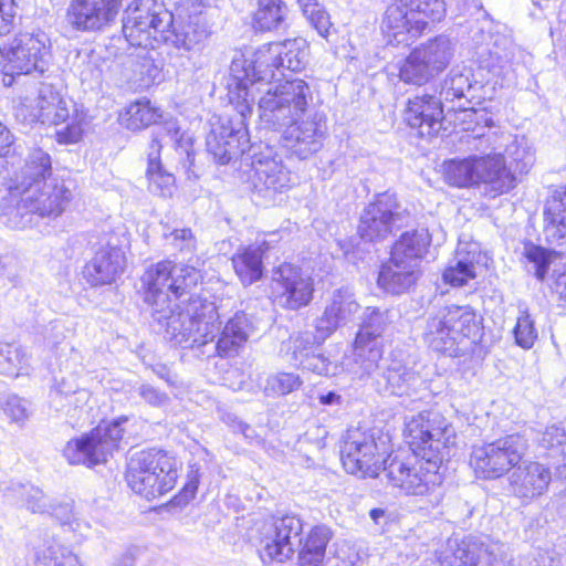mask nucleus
<instances>
[{
  "instance_id": "2f4dec72",
  "label": "nucleus",
  "mask_w": 566,
  "mask_h": 566,
  "mask_svg": "<svg viewBox=\"0 0 566 566\" xmlns=\"http://www.w3.org/2000/svg\"><path fill=\"white\" fill-rule=\"evenodd\" d=\"M333 537L332 530L326 525H316L301 539L298 551L300 566H322L325 558L326 546Z\"/></svg>"
},
{
  "instance_id": "dca6fc26",
  "label": "nucleus",
  "mask_w": 566,
  "mask_h": 566,
  "mask_svg": "<svg viewBox=\"0 0 566 566\" xmlns=\"http://www.w3.org/2000/svg\"><path fill=\"white\" fill-rule=\"evenodd\" d=\"M44 34H24L15 39L14 43L3 52L6 57V75L43 74L48 67L49 48Z\"/></svg>"
},
{
  "instance_id": "423d86ee",
  "label": "nucleus",
  "mask_w": 566,
  "mask_h": 566,
  "mask_svg": "<svg viewBox=\"0 0 566 566\" xmlns=\"http://www.w3.org/2000/svg\"><path fill=\"white\" fill-rule=\"evenodd\" d=\"M506 153L511 158L509 166L501 153H491L444 160L442 172L444 177H516L528 174L535 157L527 138L515 136L506 146Z\"/></svg>"
},
{
  "instance_id": "5fc2aeb1",
  "label": "nucleus",
  "mask_w": 566,
  "mask_h": 566,
  "mask_svg": "<svg viewBox=\"0 0 566 566\" xmlns=\"http://www.w3.org/2000/svg\"><path fill=\"white\" fill-rule=\"evenodd\" d=\"M302 384L298 374L280 371L268 377L266 389L274 395L285 396L297 390Z\"/></svg>"
},
{
  "instance_id": "c85d7f7f",
  "label": "nucleus",
  "mask_w": 566,
  "mask_h": 566,
  "mask_svg": "<svg viewBox=\"0 0 566 566\" xmlns=\"http://www.w3.org/2000/svg\"><path fill=\"white\" fill-rule=\"evenodd\" d=\"M482 90V84L473 78L470 67H453L444 78L439 96L446 102L454 99L465 103H472L475 98H481L478 92Z\"/></svg>"
},
{
  "instance_id": "4be33fe9",
  "label": "nucleus",
  "mask_w": 566,
  "mask_h": 566,
  "mask_svg": "<svg viewBox=\"0 0 566 566\" xmlns=\"http://www.w3.org/2000/svg\"><path fill=\"white\" fill-rule=\"evenodd\" d=\"M398 202L395 193L388 191L377 195L360 216L358 232L364 240L377 241L387 238L394 224L399 220Z\"/></svg>"
},
{
  "instance_id": "5701e85b",
  "label": "nucleus",
  "mask_w": 566,
  "mask_h": 566,
  "mask_svg": "<svg viewBox=\"0 0 566 566\" xmlns=\"http://www.w3.org/2000/svg\"><path fill=\"white\" fill-rule=\"evenodd\" d=\"M552 482L551 469L537 461H523L509 475V490L523 505L543 496Z\"/></svg>"
},
{
  "instance_id": "4468645a",
  "label": "nucleus",
  "mask_w": 566,
  "mask_h": 566,
  "mask_svg": "<svg viewBox=\"0 0 566 566\" xmlns=\"http://www.w3.org/2000/svg\"><path fill=\"white\" fill-rule=\"evenodd\" d=\"M167 139L174 143L176 151H178L180 156H186V161L182 164L185 168L184 172L192 175V177H199L200 172L196 170L195 155L191 150V138L185 133H181L175 122L159 126L154 133L147 151L146 177H175V174L167 171L161 163L160 153L163 144L167 142Z\"/></svg>"
},
{
  "instance_id": "13d9d810",
  "label": "nucleus",
  "mask_w": 566,
  "mask_h": 566,
  "mask_svg": "<svg viewBox=\"0 0 566 566\" xmlns=\"http://www.w3.org/2000/svg\"><path fill=\"white\" fill-rule=\"evenodd\" d=\"M514 337L516 344L525 349L533 347L537 339V331L534 326V321L526 311L522 312L517 318L514 328Z\"/></svg>"
},
{
  "instance_id": "412c9836",
  "label": "nucleus",
  "mask_w": 566,
  "mask_h": 566,
  "mask_svg": "<svg viewBox=\"0 0 566 566\" xmlns=\"http://www.w3.org/2000/svg\"><path fill=\"white\" fill-rule=\"evenodd\" d=\"M502 547L478 541L449 539L439 552L438 566H499Z\"/></svg>"
},
{
  "instance_id": "8fccbe9b",
  "label": "nucleus",
  "mask_w": 566,
  "mask_h": 566,
  "mask_svg": "<svg viewBox=\"0 0 566 566\" xmlns=\"http://www.w3.org/2000/svg\"><path fill=\"white\" fill-rule=\"evenodd\" d=\"M274 528L271 532H277L280 539L286 543L287 546L295 548V544H301L300 535L303 531V523L301 518L295 515H284L270 521Z\"/></svg>"
},
{
  "instance_id": "ddd939ff",
  "label": "nucleus",
  "mask_w": 566,
  "mask_h": 566,
  "mask_svg": "<svg viewBox=\"0 0 566 566\" xmlns=\"http://www.w3.org/2000/svg\"><path fill=\"white\" fill-rule=\"evenodd\" d=\"M386 453L385 441L377 442L374 433L359 428L347 430L342 449L340 459L345 470L350 474L363 476H378L382 472Z\"/></svg>"
},
{
  "instance_id": "f03ea898",
  "label": "nucleus",
  "mask_w": 566,
  "mask_h": 566,
  "mask_svg": "<svg viewBox=\"0 0 566 566\" xmlns=\"http://www.w3.org/2000/svg\"><path fill=\"white\" fill-rule=\"evenodd\" d=\"M308 56V44L304 38L287 39L283 42L268 44L266 51H260L253 65L244 66L242 74H237L238 62H233L231 72L237 81V111L240 118L211 122V128L206 138L207 151L220 164H229L239 158L250 148V139L244 119L252 113L254 104V86L271 85L275 80V71L281 69L292 72L305 67Z\"/></svg>"
},
{
  "instance_id": "7c9ffc66",
  "label": "nucleus",
  "mask_w": 566,
  "mask_h": 566,
  "mask_svg": "<svg viewBox=\"0 0 566 566\" xmlns=\"http://www.w3.org/2000/svg\"><path fill=\"white\" fill-rule=\"evenodd\" d=\"M430 242L431 238L427 229L405 232L394 244L390 258L420 266V261L424 256Z\"/></svg>"
},
{
  "instance_id": "473e14b6",
  "label": "nucleus",
  "mask_w": 566,
  "mask_h": 566,
  "mask_svg": "<svg viewBox=\"0 0 566 566\" xmlns=\"http://www.w3.org/2000/svg\"><path fill=\"white\" fill-rule=\"evenodd\" d=\"M328 336H324L315 327L312 331H298L290 335V337L281 344V353L290 358V360L300 365L303 359L317 352L319 346Z\"/></svg>"
},
{
  "instance_id": "f704fd0d",
  "label": "nucleus",
  "mask_w": 566,
  "mask_h": 566,
  "mask_svg": "<svg viewBox=\"0 0 566 566\" xmlns=\"http://www.w3.org/2000/svg\"><path fill=\"white\" fill-rule=\"evenodd\" d=\"M545 234L551 241L566 238V188L554 192L544 211Z\"/></svg>"
},
{
  "instance_id": "79ce46f5",
  "label": "nucleus",
  "mask_w": 566,
  "mask_h": 566,
  "mask_svg": "<svg viewBox=\"0 0 566 566\" xmlns=\"http://www.w3.org/2000/svg\"><path fill=\"white\" fill-rule=\"evenodd\" d=\"M161 117L158 108L153 107L149 101H137L128 105L120 122L130 130H138L151 124H156Z\"/></svg>"
},
{
  "instance_id": "aec40b11",
  "label": "nucleus",
  "mask_w": 566,
  "mask_h": 566,
  "mask_svg": "<svg viewBox=\"0 0 566 566\" xmlns=\"http://www.w3.org/2000/svg\"><path fill=\"white\" fill-rule=\"evenodd\" d=\"M120 9L122 0H72L66 19L76 31H103L115 23Z\"/></svg>"
},
{
  "instance_id": "7ed1b4c3",
  "label": "nucleus",
  "mask_w": 566,
  "mask_h": 566,
  "mask_svg": "<svg viewBox=\"0 0 566 566\" xmlns=\"http://www.w3.org/2000/svg\"><path fill=\"white\" fill-rule=\"evenodd\" d=\"M405 436L419 460L410 465L392 458L385 461L382 472L391 486L419 497L421 507L437 506L443 497V478L439 470L455 443L454 428L441 413L424 411L407 421Z\"/></svg>"
},
{
  "instance_id": "f8f14e48",
  "label": "nucleus",
  "mask_w": 566,
  "mask_h": 566,
  "mask_svg": "<svg viewBox=\"0 0 566 566\" xmlns=\"http://www.w3.org/2000/svg\"><path fill=\"white\" fill-rule=\"evenodd\" d=\"M127 418H119L111 423L99 424L88 434L67 442L63 455L71 464H83L88 468L105 463L118 449L124 437L122 424Z\"/></svg>"
},
{
  "instance_id": "338daca9",
  "label": "nucleus",
  "mask_w": 566,
  "mask_h": 566,
  "mask_svg": "<svg viewBox=\"0 0 566 566\" xmlns=\"http://www.w3.org/2000/svg\"><path fill=\"white\" fill-rule=\"evenodd\" d=\"M65 325L62 321L55 319L45 325L42 329L43 342L50 348H55L65 338Z\"/></svg>"
},
{
  "instance_id": "37998d69",
  "label": "nucleus",
  "mask_w": 566,
  "mask_h": 566,
  "mask_svg": "<svg viewBox=\"0 0 566 566\" xmlns=\"http://www.w3.org/2000/svg\"><path fill=\"white\" fill-rule=\"evenodd\" d=\"M538 443L549 451L551 457L562 455L558 464L559 473L566 479V421L546 427L542 432Z\"/></svg>"
},
{
  "instance_id": "cd10ccee",
  "label": "nucleus",
  "mask_w": 566,
  "mask_h": 566,
  "mask_svg": "<svg viewBox=\"0 0 566 566\" xmlns=\"http://www.w3.org/2000/svg\"><path fill=\"white\" fill-rule=\"evenodd\" d=\"M420 266L390 258L380 268L377 283L380 289L394 295L408 292L421 276Z\"/></svg>"
},
{
  "instance_id": "a18cd8bd",
  "label": "nucleus",
  "mask_w": 566,
  "mask_h": 566,
  "mask_svg": "<svg viewBox=\"0 0 566 566\" xmlns=\"http://www.w3.org/2000/svg\"><path fill=\"white\" fill-rule=\"evenodd\" d=\"M0 410L11 423L19 427H23L32 413L31 402L11 391L0 394Z\"/></svg>"
},
{
  "instance_id": "b1692460",
  "label": "nucleus",
  "mask_w": 566,
  "mask_h": 566,
  "mask_svg": "<svg viewBox=\"0 0 566 566\" xmlns=\"http://www.w3.org/2000/svg\"><path fill=\"white\" fill-rule=\"evenodd\" d=\"M443 119V99L436 92L423 91L410 97L405 109V122L417 130L420 137H433L441 127Z\"/></svg>"
},
{
  "instance_id": "9b49d317",
  "label": "nucleus",
  "mask_w": 566,
  "mask_h": 566,
  "mask_svg": "<svg viewBox=\"0 0 566 566\" xmlns=\"http://www.w3.org/2000/svg\"><path fill=\"white\" fill-rule=\"evenodd\" d=\"M528 449L527 440L518 434H507L490 443L475 446L470 465L479 478L496 479L515 469Z\"/></svg>"
},
{
  "instance_id": "a211bd4d",
  "label": "nucleus",
  "mask_w": 566,
  "mask_h": 566,
  "mask_svg": "<svg viewBox=\"0 0 566 566\" xmlns=\"http://www.w3.org/2000/svg\"><path fill=\"white\" fill-rule=\"evenodd\" d=\"M272 290L280 305L298 310L311 302L314 283L298 266L283 263L273 271Z\"/></svg>"
},
{
  "instance_id": "680f3d73",
  "label": "nucleus",
  "mask_w": 566,
  "mask_h": 566,
  "mask_svg": "<svg viewBox=\"0 0 566 566\" xmlns=\"http://www.w3.org/2000/svg\"><path fill=\"white\" fill-rule=\"evenodd\" d=\"M164 237L170 240V244L184 253H192L197 248V240L189 228L176 229L170 233L164 232Z\"/></svg>"
},
{
  "instance_id": "f3484780",
  "label": "nucleus",
  "mask_w": 566,
  "mask_h": 566,
  "mask_svg": "<svg viewBox=\"0 0 566 566\" xmlns=\"http://www.w3.org/2000/svg\"><path fill=\"white\" fill-rule=\"evenodd\" d=\"M282 142L285 148L301 159L317 153L327 136V119L323 113L314 112L305 119H296L284 126Z\"/></svg>"
},
{
  "instance_id": "72a5a7b5",
  "label": "nucleus",
  "mask_w": 566,
  "mask_h": 566,
  "mask_svg": "<svg viewBox=\"0 0 566 566\" xmlns=\"http://www.w3.org/2000/svg\"><path fill=\"white\" fill-rule=\"evenodd\" d=\"M382 378L385 380V391L398 397H411L415 392V385L419 380L415 371L397 359H392L388 364Z\"/></svg>"
},
{
  "instance_id": "0e129e2a",
  "label": "nucleus",
  "mask_w": 566,
  "mask_h": 566,
  "mask_svg": "<svg viewBox=\"0 0 566 566\" xmlns=\"http://www.w3.org/2000/svg\"><path fill=\"white\" fill-rule=\"evenodd\" d=\"M253 167L256 175L266 178L279 177L287 172L282 160L276 156L271 157L261 155L255 161H253Z\"/></svg>"
},
{
  "instance_id": "69168bd1",
  "label": "nucleus",
  "mask_w": 566,
  "mask_h": 566,
  "mask_svg": "<svg viewBox=\"0 0 566 566\" xmlns=\"http://www.w3.org/2000/svg\"><path fill=\"white\" fill-rule=\"evenodd\" d=\"M134 392H136L144 402L148 403L151 407H163L167 405L169 401V397L166 392L159 390L150 384L142 382L137 384L134 387Z\"/></svg>"
},
{
  "instance_id": "4c0bfd02",
  "label": "nucleus",
  "mask_w": 566,
  "mask_h": 566,
  "mask_svg": "<svg viewBox=\"0 0 566 566\" xmlns=\"http://www.w3.org/2000/svg\"><path fill=\"white\" fill-rule=\"evenodd\" d=\"M4 496L9 501H13L21 506H24L32 513L44 514L50 512L52 503L49 497L39 488L32 484L11 483L4 490Z\"/></svg>"
},
{
  "instance_id": "9d476101",
  "label": "nucleus",
  "mask_w": 566,
  "mask_h": 566,
  "mask_svg": "<svg viewBox=\"0 0 566 566\" xmlns=\"http://www.w3.org/2000/svg\"><path fill=\"white\" fill-rule=\"evenodd\" d=\"M392 312L388 308H365L363 322L353 347L350 371L359 377L370 375L378 367L382 357L381 336L392 323Z\"/></svg>"
},
{
  "instance_id": "864d4df0",
  "label": "nucleus",
  "mask_w": 566,
  "mask_h": 566,
  "mask_svg": "<svg viewBox=\"0 0 566 566\" xmlns=\"http://www.w3.org/2000/svg\"><path fill=\"white\" fill-rule=\"evenodd\" d=\"M54 395L55 398L66 400V405H63V407H67V412H70L71 409L76 410L83 408L91 398V392L87 389L71 385L65 379H62L57 384Z\"/></svg>"
},
{
  "instance_id": "bb28decb",
  "label": "nucleus",
  "mask_w": 566,
  "mask_h": 566,
  "mask_svg": "<svg viewBox=\"0 0 566 566\" xmlns=\"http://www.w3.org/2000/svg\"><path fill=\"white\" fill-rule=\"evenodd\" d=\"M359 308L355 294L348 287H340L333 292L331 302L316 319L315 327L324 336H331L338 327L349 323Z\"/></svg>"
},
{
  "instance_id": "20e7f679",
  "label": "nucleus",
  "mask_w": 566,
  "mask_h": 566,
  "mask_svg": "<svg viewBox=\"0 0 566 566\" xmlns=\"http://www.w3.org/2000/svg\"><path fill=\"white\" fill-rule=\"evenodd\" d=\"M71 179H4L6 195L0 201V222L22 230L34 218L56 220L74 199Z\"/></svg>"
},
{
  "instance_id": "49530a36",
  "label": "nucleus",
  "mask_w": 566,
  "mask_h": 566,
  "mask_svg": "<svg viewBox=\"0 0 566 566\" xmlns=\"http://www.w3.org/2000/svg\"><path fill=\"white\" fill-rule=\"evenodd\" d=\"M436 76L432 70L413 49L399 69V77L402 82L422 85Z\"/></svg>"
},
{
  "instance_id": "6e6552de",
  "label": "nucleus",
  "mask_w": 566,
  "mask_h": 566,
  "mask_svg": "<svg viewBox=\"0 0 566 566\" xmlns=\"http://www.w3.org/2000/svg\"><path fill=\"white\" fill-rule=\"evenodd\" d=\"M312 99L308 84L301 78L270 86L258 103L260 125L264 129L280 132L305 115Z\"/></svg>"
},
{
  "instance_id": "1a4fd4ad",
  "label": "nucleus",
  "mask_w": 566,
  "mask_h": 566,
  "mask_svg": "<svg viewBox=\"0 0 566 566\" xmlns=\"http://www.w3.org/2000/svg\"><path fill=\"white\" fill-rule=\"evenodd\" d=\"M174 23V13L158 0H135L125 11L123 34L125 41L136 48L146 50L154 48L158 35L163 40L170 39L166 31Z\"/></svg>"
},
{
  "instance_id": "09e8293b",
  "label": "nucleus",
  "mask_w": 566,
  "mask_h": 566,
  "mask_svg": "<svg viewBox=\"0 0 566 566\" xmlns=\"http://www.w3.org/2000/svg\"><path fill=\"white\" fill-rule=\"evenodd\" d=\"M39 558L43 566H84L69 547L54 541L39 553Z\"/></svg>"
},
{
  "instance_id": "393cba45",
  "label": "nucleus",
  "mask_w": 566,
  "mask_h": 566,
  "mask_svg": "<svg viewBox=\"0 0 566 566\" xmlns=\"http://www.w3.org/2000/svg\"><path fill=\"white\" fill-rule=\"evenodd\" d=\"M428 25V21L410 14L408 3L390 4L384 15L381 30L394 45H409Z\"/></svg>"
},
{
  "instance_id": "6ab92c4d",
  "label": "nucleus",
  "mask_w": 566,
  "mask_h": 566,
  "mask_svg": "<svg viewBox=\"0 0 566 566\" xmlns=\"http://www.w3.org/2000/svg\"><path fill=\"white\" fill-rule=\"evenodd\" d=\"M168 32L177 48L190 51L202 44L212 30L207 11H203L200 4L191 2L177 8Z\"/></svg>"
},
{
  "instance_id": "de8ad7c7",
  "label": "nucleus",
  "mask_w": 566,
  "mask_h": 566,
  "mask_svg": "<svg viewBox=\"0 0 566 566\" xmlns=\"http://www.w3.org/2000/svg\"><path fill=\"white\" fill-rule=\"evenodd\" d=\"M475 276L473 256H470V253L462 255L461 251L457 253L455 264L443 272L444 282L452 286H463Z\"/></svg>"
},
{
  "instance_id": "e433bc0d",
  "label": "nucleus",
  "mask_w": 566,
  "mask_h": 566,
  "mask_svg": "<svg viewBox=\"0 0 566 566\" xmlns=\"http://www.w3.org/2000/svg\"><path fill=\"white\" fill-rule=\"evenodd\" d=\"M274 528L270 522H265L258 530L256 546L260 557L264 563H282L291 558L294 554V547L287 546L280 539L277 532H271Z\"/></svg>"
},
{
  "instance_id": "c756f323",
  "label": "nucleus",
  "mask_w": 566,
  "mask_h": 566,
  "mask_svg": "<svg viewBox=\"0 0 566 566\" xmlns=\"http://www.w3.org/2000/svg\"><path fill=\"white\" fill-rule=\"evenodd\" d=\"M35 102L36 112L32 114V120L60 125L70 117L67 101L51 84H41Z\"/></svg>"
},
{
  "instance_id": "4d7b16f0",
  "label": "nucleus",
  "mask_w": 566,
  "mask_h": 566,
  "mask_svg": "<svg viewBox=\"0 0 566 566\" xmlns=\"http://www.w3.org/2000/svg\"><path fill=\"white\" fill-rule=\"evenodd\" d=\"M469 114L474 116V138L484 140L486 143V149H496V143L499 139L497 134L495 132H484V128H491L494 126L493 118L484 108H478V112H470Z\"/></svg>"
},
{
  "instance_id": "ea45409f",
  "label": "nucleus",
  "mask_w": 566,
  "mask_h": 566,
  "mask_svg": "<svg viewBox=\"0 0 566 566\" xmlns=\"http://www.w3.org/2000/svg\"><path fill=\"white\" fill-rule=\"evenodd\" d=\"M287 13L283 0H258L253 25L259 31H279L285 25Z\"/></svg>"
},
{
  "instance_id": "a19ab883",
  "label": "nucleus",
  "mask_w": 566,
  "mask_h": 566,
  "mask_svg": "<svg viewBox=\"0 0 566 566\" xmlns=\"http://www.w3.org/2000/svg\"><path fill=\"white\" fill-rule=\"evenodd\" d=\"M29 368V355L25 349L14 343L0 342V374L18 377Z\"/></svg>"
},
{
  "instance_id": "c9c22d12",
  "label": "nucleus",
  "mask_w": 566,
  "mask_h": 566,
  "mask_svg": "<svg viewBox=\"0 0 566 566\" xmlns=\"http://www.w3.org/2000/svg\"><path fill=\"white\" fill-rule=\"evenodd\" d=\"M415 50L437 75L449 65L453 56L454 45L447 35H438Z\"/></svg>"
},
{
  "instance_id": "2eb2a0df",
  "label": "nucleus",
  "mask_w": 566,
  "mask_h": 566,
  "mask_svg": "<svg viewBox=\"0 0 566 566\" xmlns=\"http://www.w3.org/2000/svg\"><path fill=\"white\" fill-rule=\"evenodd\" d=\"M218 319L220 315L218 314ZM217 331L205 345L187 346L186 348L197 349L200 355L209 357L232 358L238 356L244 348L253 326L249 316L243 312H237L221 328L220 321H217Z\"/></svg>"
},
{
  "instance_id": "bf43d9fd",
  "label": "nucleus",
  "mask_w": 566,
  "mask_h": 566,
  "mask_svg": "<svg viewBox=\"0 0 566 566\" xmlns=\"http://www.w3.org/2000/svg\"><path fill=\"white\" fill-rule=\"evenodd\" d=\"M525 256L533 263L535 276L544 281L552 263V253L542 247L531 244L525 248Z\"/></svg>"
},
{
  "instance_id": "58836bf2",
  "label": "nucleus",
  "mask_w": 566,
  "mask_h": 566,
  "mask_svg": "<svg viewBox=\"0 0 566 566\" xmlns=\"http://www.w3.org/2000/svg\"><path fill=\"white\" fill-rule=\"evenodd\" d=\"M263 253L261 245L248 247L232 258L233 269L243 285H251L263 275Z\"/></svg>"
},
{
  "instance_id": "c03bdc74",
  "label": "nucleus",
  "mask_w": 566,
  "mask_h": 566,
  "mask_svg": "<svg viewBox=\"0 0 566 566\" xmlns=\"http://www.w3.org/2000/svg\"><path fill=\"white\" fill-rule=\"evenodd\" d=\"M450 186L474 188L482 196L494 199L515 187L516 179H449Z\"/></svg>"
},
{
  "instance_id": "052dcab7",
  "label": "nucleus",
  "mask_w": 566,
  "mask_h": 566,
  "mask_svg": "<svg viewBox=\"0 0 566 566\" xmlns=\"http://www.w3.org/2000/svg\"><path fill=\"white\" fill-rule=\"evenodd\" d=\"M25 177H46L51 171V158L42 149H34L27 159Z\"/></svg>"
},
{
  "instance_id": "39448f33",
  "label": "nucleus",
  "mask_w": 566,
  "mask_h": 566,
  "mask_svg": "<svg viewBox=\"0 0 566 566\" xmlns=\"http://www.w3.org/2000/svg\"><path fill=\"white\" fill-rule=\"evenodd\" d=\"M481 338V326L470 306L449 305L427 319L423 340L432 350L449 357L471 353Z\"/></svg>"
},
{
  "instance_id": "603ef678",
  "label": "nucleus",
  "mask_w": 566,
  "mask_h": 566,
  "mask_svg": "<svg viewBox=\"0 0 566 566\" xmlns=\"http://www.w3.org/2000/svg\"><path fill=\"white\" fill-rule=\"evenodd\" d=\"M284 179H247L249 187L252 188V199L256 205H268L275 200L277 193L283 191L286 186L282 184Z\"/></svg>"
},
{
  "instance_id": "a878e982",
  "label": "nucleus",
  "mask_w": 566,
  "mask_h": 566,
  "mask_svg": "<svg viewBox=\"0 0 566 566\" xmlns=\"http://www.w3.org/2000/svg\"><path fill=\"white\" fill-rule=\"evenodd\" d=\"M124 266V252L116 243L107 240L85 265L84 276L92 285L111 284L123 273Z\"/></svg>"
},
{
  "instance_id": "e2e57ef3",
  "label": "nucleus",
  "mask_w": 566,
  "mask_h": 566,
  "mask_svg": "<svg viewBox=\"0 0 566 566\" xmlns=\"http://www.w3.org/2000/svg\"><path fill=\"white\" fill-rule=\"evenodd\" d=\"M304 369L322 376H331L336 374L337 366L321 353H313L300 364Z\"/></svg>"
},
{
  "instance_id": "f257e3e1",
  "label": "nucleus",
  "mask_w": 566,
  "mask_h": 566,
  "mask_svg": "<svg viewBox=\"0 0 566 566\" xmlns=\"http://www.w3.org/2000/svg\"><path fill=\"white\" fill-rule=\"evenodd\" d=\"M199 276L195 268L161 261L147 269L140 279L151 316L165 328V338L174 346L205 345L217 331L218 308L213 302L191 296L182 305L172 304L171 296H184Z\"/></svg>"
},
{
  "instance_id": "6e6d98bb",
  "label": "nucleus",
  "mask_w": 566,
  "mask_h": 566,
  "mask_svg": "<svg viewBox=\"0 0 566 566\" xmlns=\"http://www.w3.org/2000/svg\"><path fill=\"white\" fill-rule=\"evenodd\" d=\"M410 14L416 18L440 21L446 14V4L442 0H407Z\"/></svg>"
},
{
  "instance_id": "3c124183",
  "label": "nucleus",
  "mask_w": 566,
  "mask_h": 566,
  "mask_svg": "<svg viewBox=\"0 0 566 566\" xmlns=\"http://www.w3.org/2000/svg\"><path fill=\"white\" fill-rule=\"evenodd\" d=\"M303 14L315 28L318 34L327 38L332 28L329 14L317 0H297Z\"/></svg>"
},
{
  "instance_id": "0eeeda50",
  "label": "nucleus",
  "mask_w": 566,
  "mask_h": 566,
  "mask_svg": "<svg viewBox=\"0 0 566 566\" xmlns=\"http://www.w3.org/2000/svg\"><path fill=\"white\" fill-rule=\"evenodd\" d=\"M178 476V461L160 449L136 452L126 470L128 486L146 500H154L171 491Z\"/></svg>"
},
{
  "instance_id": "774afa93",
  "label": "nucleus",
  "mask_w": 566,
  "mask_h": 566,
  "mask_svg": "<svg viewBox=\"0 0 566 566\" xmlns=\"http://www.w3.org/2000/svg\"><path fill=\"white\" fill-rule=\"evenodd\" d=\"M83 127L80 123L73 120L67 124L64 128L56 132L57 140L64 144L77 143L83 135Z\"/></svg>"
}]
</instances>
